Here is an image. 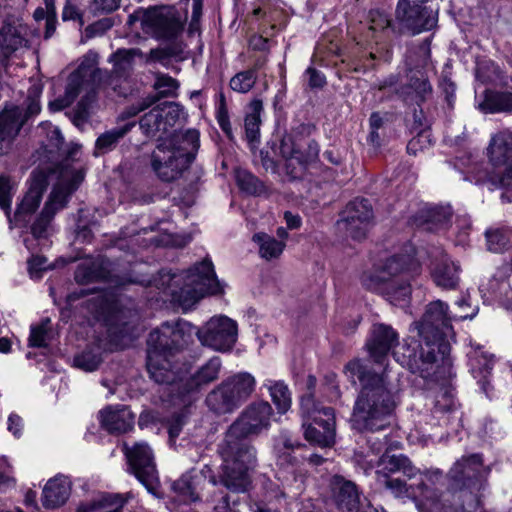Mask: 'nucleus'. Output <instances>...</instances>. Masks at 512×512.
Returning a JSON list of instances; mask_svg holds the SVG:
<instances>
[{
  "label": "nucleus",
  "mask_w": 512,
  "mask_h": 512,
  "mask_svg": "<svg viewBox=\"0 0 512 512\" xmlns=\"http://www.w3.org/2000/svg\"><path fill=\"white\" fill-rule=\"evenodd\" d=\"M13 184L8 176H0V208L10 218Z\"/></svg>",
  "instance_id": "51"
},
{
  "label": "nucleus",
  "mask_w": 512,
  "mask_h": 512,
  "mask_svg": "<svg viewBox=\"0 0 512 512\" xmlns=\"http://www.w3.org/2000/svg\"><path fill=\"white\" fill-rule=\"evenodd\" d=\"M452 317L448 305L436 300L427 305L421 321L417 322L420 341L408 355L407 365L412 373L438 381L450 366V346L446 338L452 334Z\"/></svg>",
  "instance_id": "3"
},
{
  "label": "nucleus",
  "mask_w": 512,
  "mask_h": 512,
  "mask_svg": "<svg viewBox=\"0 0 512 512\" xmlns=\"http://www.w3.org/2000/svg\"><path fill=\"white\" fill-rule=\"evenodd\" d=\"M179 87L180 83L177 79L168 74L157 72L155 73V81L153 84V88L157 91V94H150L149 96L158 97V101L161 98L176 97Z\"/></svg>",
  "instance_id": "41"
},
{
  "label": "nucleus",
  "mask_w": 512,
  "mask_h": 512,
  "mask_svg": "<svg viewBox=\"0 0 512 512\" xmlns=\"http://www.w3.org/2000/svg\"><path fill=\"white\" fill-rule=\"evenodd\" d=\"M253 241L259 245L260 257L267 261L279 258L286 246L285 242L278 241L266 233L254 234Z\"/></svg>",
  "instance_id": "36"
},
{
  "label": "nucleus",
  "mask_w": 512,
  "mask_h": 512,
  "mask_svg": "<svg viewBox=\"0 0 512 512\" xmlns=\"http://www.w3.org/2000/svg\"><path fill=\"white\" fill-rule=\"evenodd\" d=\"M221 367L219 357L211 358L193 376L184 378L183 391H179V395L190 393L215 381L219 377Z\"/></svg>",
  "instance_id": "24"
},
{
  "label": "nucleus",
  "mask_w": 512,
  "mask_h": 512,
  "mask_svg": "<svg viewBox=\"0 0 512 512\" xmlns=\"http://www.w3.org/2000/svg\"><path fill=\"white\" fill-rule=\"evenodd\" d=\"M369 28L373 31H384L391 28L392 31L398 32L396 23H392V19L388 12L382 8L371 9L368 13Z\"/></svg>",
  "instance_id": "45"
},
{
  "label": "nucleus",
  "mask_w": 512,
  "mask_h": 512,
  "mask_svg": "<svg viewBox=\"0 0 512 512\" xmlns=\"http://www.w3.org/2000/svg\"><path fill=\"white\" fill-rule=\"evenodd\" d=\"M172 324L163 323L161 327L153 330L147 339V355L155 352L158 356L172 357L174 347L172 343Z\"/></svg>",
  "instance_id": "26"
},
{
  "label": "nucleus",
  "mask_w": 512,
  "mask_h": 512,
  "mask_svg": "<svg viewBox=\"0 0 512 512\" xmlns=\"http://www.w3.org/2000/svg\"><path fill=\"white\" fill-rule=\"evenodd\" d=\"M197 330L195 326L186 321H177L172 325V343L174 352L187 346L193 339V335L197 336Z\"/></svg>",
  "instance_id": "40"
},
{
  "label": "nucleus",
  "mask_w": 512,
  "mask_h": 512,
  "mask_svg": "<svg viewBox=\"0 0 512 512\" xmlns=\"http://www.w3.org/2000/svg\"><path fill=\"white\" fill-rule=\"evenodd\" d=\"M199 148V132L188 130L181 136L159 143L151 155V167L159 179L176 180L194 160Z\"/></svg>",
  "instance_id": "6"
},
{
  "label": "nucleus",
  "mask_w": 512,
  "mask_h": 512,
  "mask_svg": "<svg viewBox=\"0 0 512 512\" xmlns=\"http://www.w3.org/2000/svg\"><path fill=\"white\" fill-rule=\"evenodd\" d=\"M103 75V71L98 68L79 67L69 75L64 95L50 101L49 109L53 112L61 111L70 106L77 96L83 94L75 109L69 113L75 126H83L88 121L89 111L96 99L97 88Z\"/></svg>",
  "instance_id": "5"
},
{
  "label": "nucleus",
  "mask_w": 512,
  "mask_h": 512,
  "mask_svg": "<svg viewBox=\"0 0 512 512\" xmlns=\"http://www.w3.org/2000/svg\"><path fill=\"white\" fill-rule=\"evenodd\" d=\"M149 18H150V8L144 9V8H138L135 10L132 14L128 16V19L126 21V25L133 29L136 27V24L139 23L140 28L143 31H148V24H149Z\"/></svg>",
  "instance_id": "58"
},
{
  "label": "nucleus",
  "mask_w": 512,
  "mask_h": 512,
  "mask_svg": "<svg viewBox=\"0 0 512 512\" xmlns=\"http://www.w3.org/2000/svg\"><path fill=\"white\" fill-rule=\"evenodd\" d=\"M147 369L150 377L158 384H167L176 387L172 391H183L184 377L170 357L158 356L152 353L147 355Z\"/></svg>",
  "instance_id": "21"
},
{
  "label": "nucleus",
  "mask_w": 512,
  "mask_h": 512,
  "mask_svg": "<svg viewBox=\"0 0 512 512\" xmlns=\"http://www.w3.org/2000/svg\"><path fill=\"white\" fill-rule=\"evenodd\" d=\"M135 126V122L126 123L101 134L95 143V149L101 153L111 151L128 132Z\"/></svg>",
  "instance_id": "38"
},
{
  "label": "nucleus",
  "mask_w": 512,
  "mask_h": 512,
  "mask_svg": "<svg viewBox=\"0 0 512 512\" xmlns=\"http://www.w3.org/2000/svg\"><path fill=\"white\" fill-rule=\"evenodd\" d=\"M420 491L424 500V505L429 512H450L451 505L447 504L450 501V495L445 492H439L431 488L421 477L420 481L414 485Z\"/></svg>",
  "instance_id": "29"
},
{
  "label": "nucleus",
  "mask_w": 512,
  "mask_h": 512,
  "mask_svg": "<svg viewBox=\"0 0 512 512\" xmlns=\"http://www.w3.org/2000/svg\"><path fill=\"white\" fill-rule=\"evenodd\" d=\"M122 451L127 459L128 470L145 486L148 492L156 495L159 478L154 456L147 443L136 442L132 446L124 442Z\"/></svg>",
  "instance_id": "10"
},
{
  "label": "nucleus",
  "mask_w": 512,
  "mask_h": 512,
  "mask_svg": "<svg viewBox=\"0 0 512 512\" xmlns=\"http://www.w3.org/2000/svg\"><path fill=\"white\" fill-rule=\"evenodd\" d=\"M268 388L278 413H286L291 407V394L287 385L281 381H277L270 384Z\"/></svg>",
  "instance_id": "42"
},
{
  "label": "nucleus",
  "mask_w": 512,
  "mask_h": 512,
  "mask_svg": "<svg viewBox=\"0 0 512 512\" xmlns=\"http://www.w3.org/2000/svg\"><path fill=\"white\" fill-rule=\"evenodd\" d=\"M478 108L484 113L512 112V93L486 90Z\"/></svg>",
  "instance_id": "33"
},
{
  "label": "nucleus",
  "mask_w": 512,
  "mask_h": 512,
  "mask_svg": "<svg viewBox=\"0 0 512 512\" xmlns=\"http://www.w3.org/2000/svg\"><path fill=\"white\" fill-rule=\"evenodd\" d=\"M328 407H321L314 399L313 393H307L301 397L300 409L301 415L304 419H311L315 421V418L324 417L323 412Z\"/></svg>",
  "instance_id": "48"
},
{
  "label": "nucleus",
  "mask_w": 512,
  "mask_h": 512,
  "mask_svg": "<svg viewBox=\"0 0 512 512\" xmlns=\"http://www.w3.org/2000/svg\"><path fill=\"white\" fill-rule=\"evenodd\" d=\"M344 372L353 384L357 377L361 386L351 414L352 427L359 432L384 430L396 407L395 394L399 390L388 367L377 373L355 358L345 365Z\"/></svg>",
  "instance_id": "2"
},
{
  "label": "nucleus",
  "mask_w": 512,
  "mask_h": 512,
  "mask_svg": "<svg viewBox=\"0 0 512 512\" xmlns=\"http://www.w3.org/2000/svg\"><path fill=\"white\" fill-rule=\"evenodd\" d=\"M71 486V481L64 475L50 479L43 488V506L47 509H56L64 505L70 497Z\"/></svg>",
  "instance_id": "23"
},
{
  "label": "nucleus",
  "mask_w": 512,
  "mask_h": 512,
  "mask_svg": "<svg viewBox=\"0 0 512 512\" xmlns=\"http://www.w3.org/2000/svg\"><path fill=\"white\" fill-rule=\"evenodd\" d=\"M488 154L495 168L490 182L500 188L512 187V131L502 130L495 134L489 143Z\"/></svg>",
  "instance_id": "12"
},
{
  "label": "nucleus",
  "mask_w": 512,
  "mask_h": 512,
  "mask_svg": "<svg viewBox=\"0 0 512 512\" xmlns=\"http://www.w3.org/2000/svg\"><path fill=\"white\" fill-rule=\"evenodd\" d=\"M158 101L156 96H146L139 102L128 106L119 116L121 119H128L136 116L138 113L148 109Z\"/></svg>",
  "instance_id": "55"
},
{
  "label": "nucleus",
  "mask_w": 512,
  "mask_h": 512,
  "mask_svg": "<svg viewBox=\"0 0 512 512\" xmlns=\"http://www.w3.org/2000/svg\"><path fill=\"white\" fill-rule=\"evenodd\" d=\"M396 95L407 104L416 103L420 106L432 95V87L426 78L412 77L409 84L396 89Z\"/></svg>",
  "instance_id": "27"
},
{
  "label": "nucleus",
  "mask_w": 512,
  "mask_h": 512,
  "mask_svg": "<svg viewBox=\"0 0 512 512\" xmlns=\"http://www.w3.org/2000/svg\"><path fill=\"white\" fill-rule=\"evenodd\" d=\"M216 117H217L218 124H219L220 128L222 129V131L226 134V136L228 137L229 140H233L234 136L232 133V127H231V123L229 120L228 109H227L225 97L223 94H221V96H220V103H219V106L217 109Z\"/></svg>",
  "instance_id": "54"
},
{
  "label": "nucleus",
  "mask_w": 512,
  "mask_h": 512,
  "mask_svg": "<svg viewBox=\"0 0 512 512\" xmlns=\"http://www.w3.org/2000/svg\"><path fill=\"white\" fill-rule=\"evenodd\" d=\"M256 80L257 75L255 70L241 71L231 78L230 87L236 92L247 93L253 88Z\"/></svg>",
  "instance_id": "47"
},
{
  "label": "nucleus",
  "mask_w": 512,
  "mask_h": 512,
  "mask_svg": "<svg viewBox=\"0 0 512 512\" xmlns=\"http://www.w3.org/2000/svg\"><path fill=\"white\" fill-rule=\"evenodd\" d=\"M143 56L139 48L118 49L110 56V62L113 63L112 75L127 78L133 70L134 59Z\"/></svg>",
  "instance_id": "30"
},
{
  "label": "nucleus",
  "mask_w": 512,
  "mask_h": 512,
  "mask_svg": "<svg viewBox=\"0 0 512 512\" xmlns=\"http://www.w3.org/2000/svg\"><path fill=\"white\" fill-rule=\"evenodd\" d=\"M64 144V138L57 127H51L47 133V142L44 144L45 150L50 153H60Z\"/></svg>",
  "instance_id": "56"
},
{
  "label": "nucleus",
  "mask_w": 512,
  "mask_h": 512,
  "mask_svg": "<svg viewBox=\"0 0 512 512\" xmlns=\"http://www.w3.org/2000/svg\"><path fill=\"white\" fill-rule=\"evenodd\" d=\"M179 278L175 274H171L170 271L161 270L157 277L153 279V285L161 290H168L170 293L172 290H176L174 288V283H176V279Z\"/></svg>",
  "instance_id": "59"
},
{
  "label": "nucleus",
  "mask_w": 512,
  "mask_h": 512,
  "mask_svg": "<svg viewBox=\"0 0 512 512\" xmlns=\"http://www.w3.org/2000/svg\"><path fill=\"white\" fill-rule=\"evenodd\" d=\"M25 124L26 115L20 106L6 104L0 111V156L9 153Z\"/></svg>",
  "instance_id": "18"
},
{
  "label": "nucleus",
  "mask_w": 512,
  "mask_h": 512,
  "mask_svg": "<svg viewBox=\"0 0 512 512\" xmlns=\"http://www.w3.org/2000/svg\"><path fill=\"white\" fill-rule=\"evenodd\" d=\"M458 266L453 262L443 261L433 270L432 276L437 286L453 289L459 281Z\"/></svg>",
  "instance_id": "37"
},
{
  "label": "nucleus",
  "mask_w": 512,
  "mask_h": 512,
  "mask_svg": "<svg viewBox=\"0 0 512 512\" xmlns=\"http://www.w3.org/2000/svg\"><path fill=\"white\" fill-rule=\"evenodd\" d=\"M428 0H398L395 21L398 33L418 34L431 30L437 23L435 13L426 6Z\"/></svg>",
  "instance_id": "11"
},
{
  "label": "nucleus",
  "mask_w": 512,
  "mask_h": 512,
  "mask_svg": "<svg viewBox=\"0 0 512 512\" xmlns=\"http://www.w3.org/2000/svg\"><path fill=\"white\" fill-rule=\"evenodd\" d=\"M398 333L389 325L377 323L371 330V336L366 343V348L373 363L387 366L392 372L388 364V353L398 344Z\"/></svg>",
  "instance_id": "17"
},
{
  "label": "nucleus",
  "mask_w": 512,
  "mask_h": 512,
  "mask_svg": "<svg viewBox=\"0 0 512 512\" xmlns=\"http://www.w3.org/2000/svg\"><path fill=\"white\" fill-rule=\"evenodd\" d=\"M183 279L185 284L179 289L172 290L171 296L184 308L191 307L205 295L223 293V286L217 279L209 259H204L190 268Z\"/></svg>",
  "instance_id": "8"
},
{
  "label": "nucleus",
  "mask_w": 512,
  "mask_h": 512,
  "mask_svg": "<svg viewBox=\"0 0 512 512\" xmlns=\"http://www.w3.org/2000/svg\"><path fill=\"white\" fill-rule=\"evenodd\" d=\"M156 108L161 109L162 119L168 130L170 127L174 126L182 113L180 105L174 102L163 103L157 105Z\"/></svg>",
  "instance_id": "52"
},
{
  "label": "nucleus",
  "mask_w": 512,
  "mask_h": 512,
  "mask_svg": "<svg viewBox=\"0 0 512 512\" xmlns=\"http://www.w3.org/2000/svg\"><path fill=\"white\" fill-rule=\"evenodd\" d=\"M24 28L15 23L4 22L0 30V54L8 58L19 48L26 45Z\"/></svg>",
  "instance_id": "28"
},
{
  "label": "nucleus",
  "mask_w": 512,
  "mask_h": 512,
  "mask_svg": "<svg viewBox=\"0 0 512 512\" xmlns=\"http://www.w3.org/2000/svg\"><path fill=\"white\" fill-rule=\"evenodd\" d=\"M302 143L300 140L295 139L292 135H284L280 139L278 146L279 154L286 159V172L291 178L296 179L300 177L299 166H294V161L297 163V155L300 153Z\"/></svg>",
  "instance_id": "32"
},
{
  "label": "nucleus",
  "mask_w": 512,
  "mask_h": 512,
  "mask_svg": "<svg viewBox=\"0 0 512 512\" xmlns=\"http://www.w3.org/2000/svg\"><path fill=\"white\" fill-rule=\"evenodd\" d=\"M83 176L77 175L73 182L58 183L53 186L43 209L31 225V234L33 239H26V247L31 250L33 242L37 239H45L48 235V229L51 226L55 215L68 204L71 194L76 190Z\"/></svg>",
  "instance_id": "9"
},
{
  "label": "nucleus",
  "mask_w": 512,
  "mask_h": 512,
  "mask_svg": "<svg viewBox=\"0 0 512 512\" xmlns=\"http://www.w3.org/2000/svg\"><path fill=\"white\" fill-rule=\"evenodd\" d=\"M273 414L267 401L252 402L225 432L217 451L223 461L220 483L230 491L245 492L250 485V472L256 466L257 452L248 438L269 430Z\"/></svg>",
  "instance_id": "1"
},
{
  "label": "nucleus",
  "mask_w": 512,
  "mask_h": 512,
  "mask_svg": "<svg viewBox=\"0 0 512 512\" xmlns=\"http://www.w3.org/2000/svg\"><path fill=\"white\" fill-rule=\"evenodd\" d=\"M302 143L300 153L297 155V164L299 166V173L302 174L306 165L315 161L319 154V145L315 140L299 139Z\"/></svg>",
  "instance_id": "46"
},
{
  "label": "nucleus",
  "mask_w": 512,
  "mask_h": 512,
  "mask_svg": "<svg viewBox=\"0 0 512 512\" xmlns=\"http://www.w3.org/2000/svg\"><path fill=\"white\" fill-rule=\"evenodd\" d=\"M101 362V355L92 350L83 351L74 359L75 366L87 372L96 370Z\"/></svg>",
  "instance_id": "49"
},
{
  "label": "nucleus",
  "mask_w": 512,
  "mask_h": 512,
  "mask_svg": "<svg viewBox=\"0 0 512 512\" xmlns=\"http://www.w3.org/2000/svg\"><path fill=\"white\" fill-rule=\"evenodd\" d=\"M452 211L449 206L447 207H434L426 211L425 222L426 229L433 231L445 228L450 222Z\"/></svg>",
  "instance_id": "43"
},
{
  "label": "nucleus",
  "mask_w": 512,
  "mask_h": 512,
  "mask_svg": "<svg viewBox=\"0 0 512 512\" xmlns=\"http://www.w3.org/2000/svg\"><path fill=\"white\" fill-rule=\"evenodd\" d=\"M101 426L111 434L130 431L135 422V415L125 405L107 406L99 412Z\"/></svg>",
  "instance_id": "22"
},
{
  "label": "nucleus",
  "mask_w": 512,
  "mask_h": 512,
  "mask_svg": "<svg viewBox=\"0 0 512 512\" xmlns=\"http://www.w3.org/2000/svg\"><path fill=\"white\" fill-rule=\"evenodd\" d=\"M140 129L147 137H155L158 133H167L168 129L161 115V109L153 107L139 121Z\"/></svg>",
  "instance_id": "39"
},
{
  "label": "nucleus",
  "mask_w": 512,
  "mask_h": 512,
  "mask_svg": "<svg viewBox=\"0 0 512 512\" xmlns=\"http://www.w3.org/2000/svg\"><path fill=\"white\" fill-rule=\"evenodd\" d=\"M49 319L43 321L40 325L33 326L29 337V344L33 347H45L46 336L48 333Z\"/></svg>",
  "instance_id": "57"
},
{
  "label": "nucleus",
  "mask_w": 512,
  "mask_h": 512,
  "mask_svg": "<svg viewBox=\"0 0 512 512\" xmlns=\"http://www.w3.org/2000/svg\"><path fill=\"white\" fill-rule=\"evenodd\" d=\"M376 479L379 486L390 490L396 496H400L407 491L406 483L403 480L393 478L385 472H376Z\"/></svg>",
  "instance_id": "50"
},
{
  "label": "nucleus",
  "mask_w": 512,
  "mask_h": 512,
  "mask_svg": "<svg viewBox=\"0 0 512 512\" xmlns=\"http://www.w3.org/2000/svg\"><path fill=\"white\" fill-rule=\"evenodd\" d=\"M197 337L204 346L227 351L236 342L237 324L226 316L213 317L202 329L197 330Z\"/></svg>",
  "instance_id": "14"
},
{
  "label": "nucleus",
  "mask_w": 512,
  "mask_h": 512,
  "mask_svg": "<svg viewBox=\"0 0 512 512\" xmlns=\"http://www.w3.org/2000/svg\"><path fill=\"white\" fill-rule=\"evenodd\" d=\"M184 20L174 6L150 7L148 31L157 39L170 40L180 35Z\"/></svg>",
  "instance_id": "16"
},
{
  "label": "nucleus",
  "mask_w": 512,
  "mask_h": 512,
  "mask_svg": "<svg viewBox=\"0 0 512 512\" xmlns=\"http://www.w3.org/2000/svg\"><path fill=\"white\" fill-rule=\"evenodd\" d=\"M381 466L377 472H385L388 475L401 471L408 478H413L419 473L411 461L402 454L382 457Z\"/></svg>",
  "instance_id": "34"
},
{
  "label": "nucleus",
  "mask_w": 512,
  "mask_h": 512,
  "mask_svg": "<svg viewBox=\"0 0 512 512\" xmlns=\"http://www.w3.org/2000/svg\"><path fill=\"white\" fill-rule=\"evenodd\" d=\"M420 270L419 262L410 255H395L375 271L364 273L362 285L370 291L386 297L397 304L406 301L411 294L410 281Z\"/></svg>",
  "instance_id": "4"
},
{
  "label": "nucleus",
  "mask_w": 512,
  "mask_h": 512,
  "mask_svg": "<svg viewBox=\"0 0 512 512\" xmlns=\"http://www.w3.org/2000/svg\"><path fill=\"white\" fill-rule=\"evenodd\" d=\"M99 276L94 263L80 264L75 271V280L79 283H89Z\"/></svg>",
  "instance_id": "60"
},
{
  "label": "nucleus",
  "mask_w": 512,
  "mask_h": 512,
  "mask_svg": "<svg viewBox=\"0 0 512 512\" xmlns=\"http://www.w3.org/2000/svg\"><path fill=\"white\" fill-rule=\"evenodd\" d=\"M373 219L372 206L367 199H355L347 204L337 221V230L354 240H362Z\"/></svg>",
  "instance_id": "13"
},
{
  "label": "nucleus",
  "mask_w": 512,
  "mask_h": 512,
  "mask_svg": "<svg viewBox=\"0 0 512 512\" xmlns=\"http://www.w3.org/2000/svg\"><path fill=\"white\" fill-rule=\"evenodd\" d=\"M255 387L256 380L252 374H233L208 393L206 404L216 414L231 413L251 397Z\"/></svg>",
  "instance_id": "7"
},
{
  "label": "nucleus",
  "mask_w": 512,
  "mask_h": 512,
  "mask_svg": "<svg viewBox=\"0 0 512 512\" xmlns=\"http://www.w3.org/2000/svg\"><path fill=\"white\" fill-rule=\"evenodd\" d=\"M236 182L242 191L250 195H260L265 191L264 184L246 170L236 171Z\"/></svg>",
  "instance_id": "44"
},
{
  "label": "nucleus",
  "mask_w": 512,
  "mask_h": 512,
  "mask_svg": "<svg viewBox=\"0 0 512 512\" xmlns=\"http://www.w3.org/2000/svg\"><path fill=\"white\" fill-rule=\"evenodd\" d=\"M174 55L173 49L168 48H155L151 49L149 54L144 55V60L146 64L151 63H163L165 60L169 59Z\"/></svg>",
  "instance_id": "63"
},
{
  "label": "nucleus",
  "mask_w": 512,
  "mask_h": 512,
  "mask_svg": "<svg viewBox=\"0 0 512 512\" xmlns=\"http://www.w3.org/2000/svg\"><path fill=\"white\" fill-rule=\"evenodd\" d=\"M262 110L263 103L259 99L253 100L249 105V112L244 120L245 135L249 143L259 140Z\"/></svg>",
  "instance_id": "35"
},
{
  "label": "nucleus",
  "mask_w": 512,
  "mask_h": 512,
  "mask_svg": "<svg viewBox=\"0 0 512 512\" xmlns=\"http://www.w3.org/2000/svg\"><path fill=\"white\" fill-rule=\"evenodd\" d=\"M324 417L318 416L315 421L307 424L303 422L304 437L305 439L314 445L320 447H331L335 443V427L336 419L333 408H327L323 412Z\"/></svg>",
  "instance_id": "19"
},
{
  "label": "nucleus",
  "mask_w": 512,
  "mask_h": 512,
  "mask_svg": "<svg viewBox=\"0 0 512 512\" xmlns=\"http://www.w3.org/2000/svg\"><path fill=\"white\" fill-rule=\"evenodd\" d=\"M334 501L342 512H357L360 498L356 485L348 480L336 478L334 483Z\"/></svg>",
  "instance_id": "25"
},
{
  "label": "nucleus",
  "mask_w": 512,
  "mask_h": 512,
  "mask_svg": "<svg viewBox=\"0 0 512 512\" xmlns=\"http://www.w3.org/2000/svg\"><path fill=\"white\" fill-rule=\"evenodd\" d=\"M308 75V85L310 88H322L326 84L325 76L313 67H309L306 70Z\"/></svg>",
  "instance_id": "64"
},
{
  "label": "nucleus",
  "mask_w": 512,
  "mask_h": 512,
  "mask_svg": "<svg viewBox=\"0 0 512 512\" xmlns=\"http://www.w3.org/2000/svg\"><path fill=\"white\" fill-rule=\"evenodd\" d=\"M53 172L51 168H39L31 173L29 189L17 207L15 218H19L23 214H32L37 210L49 185V176Z\"/></svg>",
  "instance_id": "20"
},
{
  "label": "nucleus",
  "mask_w": 512,
  "mask_h": 512,
  "mask_svg": "<svg viewBox=\"0 0 512 512\" xmlns=\"http://www.w3.org/2000/svg\"><path fill=\"white\" fill-rule=\"evenodd\" d=\"M125 503L120 494H104L99 499L81 503L76 512H122Z\"/></svg>",
  "instance_id": "31"
},
{
  "label": "nucleus",
  "mask_w": 512,
  "mask_h": 512,
  "mask_svg": "<svg viewBox=\"0 0 512 512\" xmlns=\"http://www.w3.org/2000/svg\"><path fill=\"white\" fill-rule=\"evenodd\" d=\"M53 267L47 264V258L39 255H32L28 260V269L32 277L39 278L41 273L45 270L52 269Z\"/></svg>",
  "instance_id": "62"
},
{
  "label": "nucleus",
  "mask_w": 512,
  "mask_h": 512,
  "mask_svg": "<svg viewBox=\"0 0 512 512\" xmlns=\"http://www.w3.org/2000/svg\"><path fill=\"white\" fill-rule=\"evenodd\" d=\"M197 478V476H195ZM194 477L190 474L183 475L178 481L174 483L175 489H178L181 493L186 492L190 494L191 499L196 501L199 496L196 494V485L193 481Z\"/></svg>",
  "instance_id": "61"
},
{
  "label": "nucleus",
  "mask_w": 512,
  "mask_h": 512,
  "mask_svg": "<svg viewBox=\"0 0 512 512\" xmlns=\"http://www.w3.org/2000/svg\"><path fill=\"white\" fill-rule=\"evenodd\" d=\"M486 238L488 249L495 253L503 251L509 243L507 235L498 229L487 231Z\"/></svg>",
  "instance_id": "53"
},
{
  "label": "nucleus",
  "mask_w": 512,
  "mask_h": 512,
  "mask_svg": "<svg viewBox=\"0 0 512 512\" xmlns=\"http://www.w3.org/2000/svg\"><path fill=\"white\" fill-rule=\"evenodd\" d=\"M489 472L490 468L484 465L482 455L475 453L458 459L449 471V478L451 485L483 486Z\"/></svg>",
  "instance_id": "15"
}]
</instances>
